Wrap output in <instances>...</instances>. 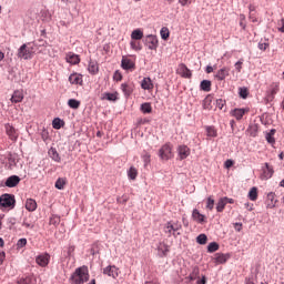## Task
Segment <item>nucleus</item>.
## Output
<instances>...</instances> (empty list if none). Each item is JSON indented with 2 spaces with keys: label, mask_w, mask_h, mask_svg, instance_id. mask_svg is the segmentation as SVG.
Returning a JSON list of instances; mask_svg holds the SVG:
<instances>
[{
  "label": "nucleus",
  "mask_w": 284,
  "mask_h": 284,
  "mask_svg": "<svg viewBox=\"0 0 284 284\" xmlns=\"http://www.w3.org/2000/svg\"><path fill=\"white\" fill-rule=\"evenodd\" d=\"M178 154L180 156V161H184V159H187V156H190L191 151L187 148V145H180L178 146Z\"/></svg>",
  "instance_id": "nucleus-13"
},
{
  "label": "nucleus",
  "mask_w": 284,
  "mask_h": 284,
  "mask_svg": "<svg viewBox=\"0 0 284 284\" xmlns=\"http://www.w3.org/2000/svg\"><path fill=\"white\" fill-rule=\"evenodd\" d=\"M240 27L242 30H245L246 24H245V14H240Z\"/></svg>",
  "instance_id": "nucleus-55"
},
{
  "label": "nucleus",
  "mask_w": 284,
  "mask_h": 284,
  "mask_svg": "<svg viewBox=\"0 0 284 284\" xmlns=\"http://www.w3.org/2000/svg\"><path fill=\"white\" fill-rule=\"evenodd\" d=\"M276 203H277L276 194L268 193L266 197V207L272 210V207H276Z\"/></svg>",
  "instance_id": "nucleus-19"
},
{
  "label": "nucleus",
  "mask_w": 284,
  "mask_h": 284,
  "mask_svg": "<svg viewBox=\"0 0 284 284\" xmlns=\"http://www.w3.org/2000/svg\"><path fill=\"white\" fill-rule=\"evenodd\" d=\"M18 183H21V178L18 175H11L7 179L4 185L7 187H17Z\"/></svg>",
  "instance_id": "nucleus-16"
},
{
  "label": "nucleus",
  "mask_w": 284,
  "mask_h": 284,
  "mask_svg": "<svg viewBox=\"0 0 284 284\" xmlns=\"http://www.w3.org/2000/svg\"><path fill=\"white\" fill-rule=\"evenodd\" d=\"M267 143H275L274 135L272 133L266 134Z\"/></svg>",
  "instance_id": "nucleus-59"
},
{
  "label": "nucleus",
  "mask_w": 284,
  "mask_h": 284,
  "mask_svg": "<svg viewBox=\"0 0 284 284\" xmlns=\"http://www.w3.org/2000/svg\"><path fill=\"white\" fill-rule=\"evenodd\" d=\"M248 19L252 23H258V18H256V13H250Z\"/></svg>",
  "instance_id": "nucleus-58"
},
{
  "label": "nucleus",
  "mask_w": 284,
  "mask_h": 284,
  "mask_svg": "<svg viewBox=\"0 0 284 284\" xmlns=\"http://www.w3.org/2000/svg\"><path fill=\"white\" fill-rule=\"evenodd\" d=\"M248 199L250 201H256L258 199V189L256 186H253L248 192Z\"/></svg>",
  "instance_id": "nucleus-34"
},
{
  "label": "nucleus",
  "mask_w": 284,
  "mask_h": 284,
  "mask_svg": "<svg viewBox=\"0 0 284 284\" xmlns=\"http://www.w3.org/2000/svg\"><path fill=\"white\" fill-rule=\"evenodd\" d=\"M270 48V44L267 42H260L258 43V49L265 52Z\"/></svg>",
  "instance_id": "nucleus-57"
},
{
  "label": "nucleus",
  "mask_w": 284,
  "mask_h": 284,
  "mask_svg": "<svg viewBox=\"0 0 284 284\" xmlns=\"http://www.w3.org/2000/svg\"><path fill=\"white\" fill-rule=\"evenodd\" d=\"M17 57L18 59H23L24 61H29L30 59H32V57H34V49L29 48L28 44H22L18 49Z\"/></svg>",
  "instance_id": "nucleus-2"
},
{
  "label": "nucleus",
  "mask_w": 284,
  "mask_h": 284,
  "mask_svg": "<svg viewBox=\"0 0 284 284\" xmlns=\"http://www.w3.org/2000/svg\"><path fill=\"white\" fill-rule=\"evenodd\" d=\"M36 263L40 265V267H48L50 264V254L43 253L36 257Z\"/></svg>",
  "instance_id": "nucleus-10"
},
{
  "label": "nucleus",
  "mask_w": 284,
  "mask_h": 284,
  "mask_svg": "<svg viewBox=\"0 0 284 284\" xmlns=\"http://www.w3.org/2000/svg\"><path fill=\"white\" fill-rule=\"evenodd\" d=\"M159 156L162 159V161H170V159H173L174 153H172V144L166 143L162 145V148L159 150Z\"/></svg>",
  "instance_id": "nucleus-4"
},
{
  "label": "nucleus",
  "mask_w": 284,
  "mask_h": 284,
  "mask_svg": "<svg viewBox=\"0 0 284 284\" xmlns=\"http://www.w3.org/2000/svg\"><path fill=\"white\" fill-rule=\"evenodd\" d=\"M71 85H83V75L81 73H72L69 77Z\"/></svg>",
  "instance_id": "nucleus-12"
},
{
  "label": "nucleus",
  "mask_w": 284,
  "mask_h": 284,
  "mask_svg": "<svg viewBox=\"0 0 284 284\" xmlns=\"http://www.w3.org/2000/svg\"><path fill=\"white\" fill-rule=\"evenodd\" d=\"M216 105L220 110H223V105H225V100H222V99L217 100Z\"/></svg>",
  "instance_id": "nucleus-60"
},
{
  "label": "nucleus",
  "mask_w": 284,
  "mask_h": 284,
  "mask_svg": "<svg viewBox=\"0 0 284 284\" xmlns=\"http://www.w3.org/2000/svg\"><path fill=\"white\" fill-rule=\"evenodd\" d=\"M146 45L149 50H156L159 48V38L154 34L146 36Z\"/></svg>",
  "instance_id": "nucleus-11"
},
{
  "label": "nucleus",
  "mask_w": 284,
  "mask_h": 284,
  "mask_svg": "<svg viewBox=\"0 0 284 284\" xmlns=\"http://www.w3.org/2000/svg\"><path fill=\"white\" fill-rule=\"evenodd\" d=\"M4 129H6V134L10 139V141L16 142L19 139V131H17L14 126H12L11 124H6Z\"/></svg>",
  "instance_id": "nucleus-8"
},
{
  "label": "nucleus",
  "mask_w": 284,
  "mask_h": 284,
  "mask_svg": "<svg viewBox=\"0 0 284 284\" xmlns=\"http://www.w3.org/2000/svg\"><path fill=\"white\" fill-rule=\"evenodd\" d=\"M192 219L195 221V223H200L203 225V223H206L205 215L201 214L197 209H194L192 212Z\"/></svg>",
  "instance_id": "nucleus-15"
},
{
  "label": "nucleus",
  "mask_w": 284,
  "mask_h": 284,
  "mask_svg": "<svg viewBox=\"0 0 284 284\" xmlns=\"http://www.w3.org/2000/svg\"><path fill=\"white\" fill-rule=\"evenodd\" d=\"M176 74L182 77V79H192V71L185 65V63H181L178 67Z\"/></svg>",
  "instance_id": "nucleus-6"
},
{
  "label": "nucleus",
  "mask_w": 284,
  "mask_h": 284,
  "mask_svg": "<svg viewBox=\"0 0 284 284\" xmlns=\"http://www.w3.org/2000/svg\"><path fill=\"white\" fill-rule=\"evenodd\" d=\"M26 245H28V240L27 239H20L18 242H17V247L18 250H21V247H26Z\"/></svg>",
  "instance_id": "nucleus-51"
},
{
  "label": "nucleus",
  "mask_w": 284,
  "mask_h": 284,
  "mask_svg": "<svg viewBox=\"0 0 284 284\" xmlns=\"http://www.w3.org/2000/svg\"><path fill=\"white\" fill-rule=\"evenodd\" d=\"M235 70L237 72H241V70H243V59H240L236 63H235Z\"/></svg>",
  "instance_id": "nucleus-56"
},
{
  "label": "nucleus",
  "mask_w": 284,
  "mask_h": 284,
  "mask_svg": "<svg viewBox=\"0 0 284 284\" xmlns=\"http://www.w3.org/2000/svg\"><path fill=\"white\" fill-rule=\"evenodd\" d=\"M159 252L161 256H168V252H170V248H168V245H164L163 247L159 248Z\"/></svg>",
  "instance_id": "nucleus-54"
},
{
  "label": "nucleus",
  "mask_w": 284,
  "mask_h": 284,
  "mask_svg": "<svg viewBox=\"0 0 284 284\" xmlns=\"http://www.w3.org/2000/svg\"><path fill=\"white\" fill-rule=\"evenodd\" d=\"M196 241L200 245H205V243H207V235L205 234H200L197 237H196Z\"/></svg>",
  "instance_id": "nucleus-47"
},
{
  "label": "nucleus",
  "mask_w": 284,
  "mask_h": 284,
  "mask_svg": "<svg viewBox=\"0 0 284 284\" xmlns=\"http://www.w3.org/2000/svg\"><path fill=\"white\" fill-rule=\"evenodd\" d=\"M121 68L122 70H130L132 72L133 70H136V63H134V61H132L130 58L123 55Z\"/></svg>",
  "instance_id": "nucleus-9"
},
{
  "label": "nucleus",
  "mask_w": 284,
  "mask_h": 284,
  "mask_svg": "<svg viewBox=\"0 0 284 284\" xmlns=\"http://www.w3.org/2000/svg\"><path fill=\"white\" fill-rule=\"evenodd\" d=\"M103 274L105 276H110L111 278H119V275L121 274V270L114 265H109L103 268Z\"/></svg>",
  "instance_id": "nucleus-5"
},
{
  "label": "nucleus",
  "mask_w": 284,
  "mask_h": 284,
  "mask_svg": "<svg viewBox=\"0 0 284 284\" xmlns=\"http://www.w3.org/2000/svg\"><path fill=\"white\" fill-rule=\"evenodd\" d=\"M165 234H169V236H172L174 234V226H172V222H168L164 226Z\"/></svg>",
  "instance_id": "nucleus-41"
},
{
  "label": "nucleus",
  "mask_w": 284,
  "mask_h": 284,
  "mask_svg": "<svg viewBox=\"0 0 284 284\" xmlns=\"http://www.w3.org/2000/svg\"><path fill=\"white\" fill-rule=\"evenodd\" d=\"M55 187H57V190H63V187H65V179L59 178L55 181Z\"/></svg>",
  "instance_id": "nucleus-43"
},
{
  "label": "nucleus",
  "mask_w": 284,
  "mask_h": 284,
  "mask_svg": "<svg viewBox=\"0 0 284 284\" xmlns=\"http://www.w3.org/2000/svg\"><path fill=\"white\" fill-rule=\"evenodd\" d=\"M113 81H123V74H121V71H115L113 73Z\"/></svg>",
  "instance_id": "nucleus-52"
},
{
  "label": "nucleus",
  "mask_w": 284,
  "mask_h": 284,
  "mask_svg": "<svg viewBox=\"0 0 284 284\" xmlns=\"http://www.w3.org/2000/svg\"><path fill=\"white\" fill-rule=\"evenodd\" d=\"M204 110H212V98L207 95L203 101Z\"/></svg>",
  "instance_id": "nucleus-42"
},
{
  "label": "nucleus",
  "mask_w": 284,
  "mask_h": 284,
  "mask_svg": "<svg viewBox=\"0 0 284 284\" xmlns=\"http://www.w3.org/2000/svg\"><path fill=\"white\" fill-rule=\"evenodd\" d=\"M230 260V254L216 253L214 261L217 265H223Z\"/></svg>",
  "instance_id": "nucleus-17"
},
{
  "label": "nucleus",
  "mask_w": 284,
  "mask_h": 284,
  "mask_svg": "<svg viewBox=\"0 0 284 284\" xmlns=\"http://www.w3.org/2000/svg\"><path fill=\"white\" fill-rule=\"evenodd\" d=\"M281 26L282 28H278V31L284 33V18L281 20Z\"/></svg>",
  "instance_id": "nucleus-64"
},
{
  "label": "nucleus",
  "mask_w": 284,
  "mask_h": 284,
  "mask_svg": "<svg viewBox=\"0 0 284 284\" xmlns=\"http://www.w3.org/2000/svg\"><path fill=\"white\" fill-rule=\"evenodd\" d=\"M143 39V30L141 29H135L131 33V40L132 41H141Z\"/></svg>",
  "instance_id": "nucleus-26"
},
{
  "label": "nucleus",
  "mask_w": 284,
  "mask_h": 284,
  "mask_svg": "<svg viewBox=\"0 0 284 284\" xmlns=\"http://www.w3.org/2000/svg\"><path fill=\"white\" fill-rule=\"evenodd\" d=\"M130 45L131 50H135V52H141V50H143V45L139 40H131Z\"/></svg>",
  "instance_id": "nucleus-30"
},
{
  "label": "nucleus",
  "mask_w": 284,
  "mask_h": 284,
  "mask_svg": "<svg viewBox=\"0 0 284 284\" xmlns=\"http://www.w3.org/2000/svg\"><path fill=\"white\" fill-rule=\"evenodd\" d=\"M281 92V82H273L270 84L268 90H267V97L268 99L274 100L276 94Z\"/></svg>",
  "instance_id": "nucleus-7"
},
{
  "label": "nucleus",
  "mask_w": 284,
  "mask_h": 284,
  "mask_svg": "<svg viewBox=\"0 0 284 284\" xmlns=\"http://www.w3.org/2000/svg\"><path fill=\"white\" fill-rule=\"evenodd\" d=\"M49 156L52 159V161H55V163H61V155H59V152H57V149L51 148L49 150Z\"/></svg>",
  "instance_id": "nucleus-25"
},
{
  "label": "nucleus",
  "mask_w": 284,
  "mask_h": 284,
  "mask_svg": "<svg viewBox=\"0 0 284 284\" xmlns=\"http://www.w3.org/2000/svg\"><path fill=\"white\" fill-rule=\"evenodd\" d=\"M160 34L163 41H168V39H170V29H168L166 27H163L160 31Z\"/></svg>",
  "instance_id": "nucleus-38"
},
{
  "label": "nucleus",
  "mask_w": 284,
  "mask_h": 284,
  "mask_svg": "<svg viewBox=\"0 0 284 284\" xmlns=\"http://www.w3.org/2000/svg\"><path fill=\"white\" fill-rule=\"evenodd\" d=\"M65 59L67 63H71V65H78V63H81V59L74 53H68Z\"/></svg>",
  "instance_id": "nucleus-22"
},
{
  "label": "nucleus",
  "mask_w": 284,
  "mask_h": 284,
  "mask_svg": "<svg viewBox=\"0 0 284 284\" xmlns=\"http://www.w3.org/2000/svg\"><path fill=\"white\" fill-rule=\"evenodd\" d=\"M26 210L28 212H34L37 210V201L34 199H28L26 201Z\"/></svg>",
  "instance_id": "nucleus-24"
},
{
  "label": "nucleus",
  "mask_w": 284,
  "mask_h": 284,
  "mask_svg": "<svg viewBox=\"0 0 284 284\" xmlns=\"http://www.w3.org/2000/svg\"><path fill=\"white\" fill-rule=\"evenodd\" d=\"M141 88H142V90H153L154 89V84L152 83V79L144 78L142 80Z\"/></svg>",
  "instance_id": "nucleus-23"
},
{
  "label": "nucleus",
  "mask_w": 284,
  "mask_h": 284,
  "mask_svg": "<svg viewBox=\"0 0 284 284\" xmlns=\"http://www.w3.org/2000/svg\"><path fill=\"white\" fill-rule=\"evenodd\" d=\"M200 88L204 92H210L212 90V82L209 80H203L200 84Z\"/></svg>",
  "instance_id": "nucleus-32"
},
{
  "label": "nucleus",
  "mask_w": 284,
  "mask_h": 284,
  "mask_svg": "<svg viewBox=\"0 0 284 284\" xmlns=\"http://www.w3.org/2000/svg\"><path fill=\"white\" fill-rule=\"evenodd\" d=\"M139 176V170H136V168L131 166L128 171V178L131 181H136V178Z\"/></svg>",
  "instance_id": "nucleus-28"
},
{
  "label": "nucleus",
  "mask_w": 284,
  "mask_h": 284,
  "mask_svg": "<svg viewBox=\"0 0 284 284\" xmlns=\"http://www.w3.org/2000/svg\"><path fill=\"white\" fill-rule=\"evenodd\" d=\"M206 210H209L210 212H212V210H214V197L209 196L206 199Z\"/></svg>",
  "instance_id": "nucleus-44"
},
{
  "label": "nucleus",
  "mask_w": 284,
  "mask_h": 284,
  "mask_svg": "<svg viewBox=\"0 0 284 284\" xmlns=\"http://www.w3.org/2000/svg\"><path fill=\"white\" fill-rule=\"evenodd\" d=\"M63 121H61V119L55 118L52 122L53 129L54 130H61Z\"/></svg>",
  "instance_id": "nucleus-48"
},
{
  "label": "nucleus",
  "mask_w": 284,
  "mask_h": 284,
  "mask_svg": "<svg viewBox=\"0 0 284 284\" xmlns=\"http://www.w3.org/2000/svg\"><path fill=\"white\" fill-rule=\"evenodd\" d=\"M250 136H256L258 134V126L257 125H251L247 130Z\"/></svg>",
  "instance_id": "nucleus-46"
},
{
  "label": "nucleus",
  "mask_w": 284,
  "mask_h": 284,
  "mask_svg": "<svg viewBox=\"0 0 284 284\" xmlns=\"http://www.w3.org/2000/svg\"><path fill=\"white\" fill-rule=\"evenodd\" d=\"M230 75V70L227 68L220 69L215 74V79L217 81H225V79Z\"/></svg>",
  "instance_id": "nucleus-21"
},
{
  "label": "nucleus",
  "mask_w": 284,
  "mask_h": 284,
  "mask_svg": "<svg viewBox=\"0 0 284 284\" xmlns=\"http://www.w3.org/2000/svg\"><path fill=\"white\" fill-rule=\"evenodd\" d=\"M103 99H106V101H118L119 100V92L104 93Z\"/></svg>",
  "instance_id": "nucleus-37"
},
{
  "label": "nucleus",
  "mask_w": 284,
  "mask_h": 284,
  "mask_svg": "<svg viewBox=\"0 0 284 284\" xmlns=\"http://www.w3.org/2000/svg\"><path fill=\"white\" fill-rule=\"evenodd\" d=\"M173 227V236L176 239V236H181V233H179V230H182L181 223L176 222L172 224Z\"/></svg>",
  "instance_id": "nucleus-39"
},
{
  "label": "nucleus",
  "mask_w": 284,
  "mask_h": 284,
  "mask_svg": "<svg viewBox=\"0 0 284 284\" xmlns=\"http://www.w3.org/2000/svg\"><path fill=\"white\" fill-rule=\"evenodd\" d=\"M11 103H21L23 101V91L16 90L10 99Z\"/></svg>",
  "instance_id": "nucleus-20"
},
{
  "label": "nucleus",
  "mask_w": 284,
  "mask_h": 284,
  "mask_svg": "<svg viewBox=\"0 0 284 284\" xmlns=\"http://www.w3.org/2000/svg\"><path fill=\"white\" fill-rule=\"evenodd\" d=\"M217 250H219V243H216V242H212L207 246V252H210V253L217 252Z\"/></svg>",
  "instance_id": "nucleus-45"
},
{
  "label": "nucleus",
  "mask_w": 284,
  "mask_h": 284,
  "mask_svg": "<svg viewBox=\"0 0 284 284\" xmlns=\"http://www.w3.org/2000/svg\"><path fill=\"white\" fill-rule=\"evenodd\" d=\"M262 171V179H272L274 175V168L270 163H265Z\"/></svg>",
  "instance_id": "nucleus-14"
},
{
  "label": "nucleus",
  "mask_w": 284,
  "mask_h": 284,
  "mask_svg": "<svg viewBox=\"0 0 284 284\" xmlns=\"http://www.w3.org/2000/svg\"><path fill=\"white\" fill-rule=\"evenodd\" d=\"M71 281L73 284H84L90 281V271L88 270V266L83 265L73 272L71 275Z\"/></svg>",
  "instance_id": "nucleus-1"
},
{
  "label": "nucleus",
  "mask_w": 284,
  "mask_h": 284,
  "mask_svg": "<svg viewBox=\"0 0 284 284\" xmlns=\"http://www.w3.org/2000/svg\"><path fill=\"white\" fill-rule=\"evenodd\" d=\"M205 131H206V136H213V138L217 136V131H216V128L214 126H206Z\"/></svg>",
  "instance_id": "nucleus-40"
},
{
  "label": "nucleus",
  "mask_w": 284,
  "mask_h": 284,
  "mask_svg": "<svg viewBox=\"0 0 284 284\" xmlns=\"http://www.w3.org/2000/svg\"><path fill=\"white\" fill-rule=\"evenodd\" d=\"M141 112H143V114H152V104L145 102L141 104Z\"/></svg>",
  "instance_id": "nucleus-35"
},
{
  "label": "nucleus",
  "mask_w": 284,
  "mask_h": 284,
  "mask_svg": "<svg viewBox=\"0 0 284 284\" xmlns=\"http://www.w3.org/2000/svg\"><path fill=\"white\" fill-rule=\"evenodd\" d=\"M234 230L241 232V230H243V223H234Z\"/></svg>",
  "instance_id": "nucleus-62"
},
{
  "label": "nucleus",
  "mask_w": 284,
  "mask_h": 284,
  "mask_svg": "<svg viewBox=\"0 0 284 284\" xmlns=\"http://www.w3.org/2000/svg\"><path fill=\"white\" fill-rule=\"evenodd\" d=\"M250 94V92H247L246 88H240V97L242 99H247V95Z\"/></svg>",
  "instance_id": "nucleus-53"
},
{
  "label": "nucleus",
  "mask_w": 284,
  "mask_h": 284,
  "mask_svg": "<svg viewBox=\"0 0 284 284\" xmlns=\"http://www.w3.org/2000/svg\"><path fill=\"white\" fill-rule=\"evenodd\" d=\"M16 203H17V201L14 200V195H12V194L6 193L0 196V207L14 210Z\"/></svg>",
  "instance_id": "nucleus-3"
},
{
  "label": "nucleus",
  "mask_w": 284,
  "mask_h": 284,
  "mask_svg": "<svg viewBox=\"0 0 284 284\" xmlns=\"http://www.w3.org/2000/svg\"><path fill=\"white\" fill-rule=\"evenodd\" d=\"M245 112H247L245 109H235L233 110V116H235L237 121H241V119L245 116Z\"/></svg>",
  "instance_id": "nucleus-29"
},
{
  "label": "nucleus",
  "mask_w": 284,
  "mask_h": 284,
  "mask_svg": "<svg viewBox=\"0 0 284 284\" xmlns=\"http://www.w3.org/2000/svg\"><path fill=\"white\" fill-rule=\"evenodd\" d=\"M225 201H227V197H222L217 201L216 212L221 213L223 210H225V205H227Z\"/></svg>",
  "instance_id": "nucleus-31"
},
{
  "label": "nucleus",
  "mask_w": 284,
  "mask_h": 284,
  "mask_svg": "<svg viewBox=\"0 0 284 284\" xmlns=\"http://www.w3.org/2000/svg\"><path fill=\"white\" fill-rule=\"evenodd\" d=\"M88 70L90 74H99V63H97L95 61H90Z\"/></svg>",
  "instance_id": "nucleus-27"
},
{
  "label": "nucleus",
  "mask_w": 284,
  "mask_h": 284,
  "mask_svg": "<svg viewBox=\"0 0 284 284\" xmlns=\"http://www.w3.org/2000/svg\"><path fill=\"white\" fill-rule=\"evenodd\" d=\"M33 283H37V278H34L33 276L21 277L18 281V284H33Z\"/></svg>",
  "instance_id": "nucleus-33"
},
{
  "label": "nucleus",
  "mask_w": 284,
  "mask_h": 284,
  "mask_svg": "<svg viewBox=\"0 0 284 284\" xmlns=\"http://www.w3.org/2000/svg\"><path fill=\"white\" fill-rule=\"evenodd\" d=\"M178 1L182 7L190 6V3H192V0H178Z\"/></svg>",
  "instance_id": "nucleus-63"
},
{
  "label": "nucleus",
  "mask_w": 284,
  "mask_h": 284,
  "mask_svg": "<svg viewBox=\"0 0 284 284\" xmlns=\"http://www.w3.org/2000/svg\"><path fill=\"white\" fill-rule=\"evenodd\" d=\"M68 105L72 110H79V108L81 106V102L79 100H75V99H70L68 101Z\"/></svg>",
  "instance_id": "nucleus-36"
},
{
  "label": "nucleus",
  "mask_w": 284,
  "mask_h": 284,
  "mask_svg": "<svg viewBox=\"0 0 284 284\" xmlns=\"http://www.w3.org/2000/svg\"><path fill=\"white\" fill-rule=\"evenodd\" d=\"M121 90H122L124 97H126V98L132 97V92H134V84L122 83Z\"/></svg>",
  "instance_id": "nucleus-18"
},
{
  "label": "nucleus",
  "mask_w": 284,
  "mask_h": 284,
  "mask_svg": "<svg viewBox=\"0 0 284 284\" xmlns=\"http://www.w3.org/2000/svg\"><path fill=\"white\" fill-rule=\"evenodd\" d=\"M199 274H200L199 267H194L193 272L190 274V280L191 281H196V278H199Z\"/></svg>",
  "instance_id": "nucleus-49"
},
{
  "label": "nucleus",
  "mask_w": 284,
  "mask_h": 284,
  "mask_svg": "<svg viewBox=\"0 0 284 284\" xmlns=\"http://www.w3.org/2000/svg\"><path fill=\"white\" fill-rule=\"evenodd\" d=\"M61 223V217L53 215L50 217V225H59Z\"/></svg>",
  "instance_id": "nucleus-50"
},
{
  "label": "nucleus",
  "mask_w": 284,
  "mask_h": 284,
  "mask_svg": "<svg viewBox=\"0 0 284 284\" xmlns=\"http://www.w3.org/2000/svg\"><path fill=\"white\" fill-rule=\"evenodd\" d=\"M232 165H234V161H232V160H226L224 163V166L226 168V170H230V168H232Z\"/></svg>",
  "instance_id": "nucleus-61"
}]
</instances>
